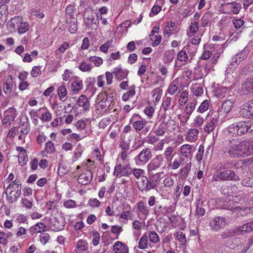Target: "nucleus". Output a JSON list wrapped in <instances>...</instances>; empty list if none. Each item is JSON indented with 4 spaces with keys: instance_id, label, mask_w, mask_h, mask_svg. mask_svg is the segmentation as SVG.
Masks as SVG:
<instances>
[{
    "instance_id": "nucleus-52",
    "label": "nucleus",
    "mask_w": 253,
    "mask_h": 253,
    "mask_svg": "<svg viewBox=\"0 0 253 253\" xmlns=\"http://www.w3.org/2000/svg\"><path fill=\"white\" fill-rule=\"evenodd\" d=\"M188 58V55L184 50H180L177 54V59L181 62L185 61Z\"/></svg>"
},
{
    "instance_id": "nucleus-38",
    "label": "nucleus",
    "mask_w": 253,
    "mask_h": 253,
    "mask_svg": "<svg viewBox=\"0 0 253 253\" xmlns=\"http://www.w3.org/2000/svg\"><path fill=\"white\" fill-rule=\"evenodd\" d=\"M166 130V124L162 123L155 129V133L158 136H162L165 134Z\"/></svg>"
},
{
    "instance_id": "nucleus-33",
    "label": "nucleus",
    "mask_w": 253,
    "mask_h": 253,
    "mask_svg": "<svg viewBox=\"0 0 253 253\" xmlns=\"http://www.w3.org/2000/svg\"><path fill=\"white\" fill-rule=\"evenodd\" d=\"M233 105V101L230 99L226 100L222 105L224 112L228 113L231 111Z\"/></svg>"
},
{
    "instance_id": "nucleus-55",
    "label": "nucleus",
    "mask_w": 253,
    "mask_h": 253,
    "mask_svg": "<svg viewBox=\"0 0 253 253\" xmlns=\"http://www.w3.org/2000/svg\"><path fill=\"white\" fill-rule=\"evenodd\" d=\"M119 147L122 151H128L130 148V142L125 140H122L119 143Z\"/></svg>"
},
{
    "instance_id": "nucleus-57",
    "label": "nucleus",
    "mask_w": 253,
    "mask_h": 253,
    "mask_svg": "<svg viewBox=\"0 0 253 253\" xmlns=\"http://www.w3.org/2000/svg\"><path fill=\"white\" fill-rule=\"evenodd\" d=\"M23 127L20 130V132L24 135L28 134L30 131V125L27 122H24L21 124Z\"/></svg>"
},
{
    "instance_id": "nucleus-17",
    "label": "nucleus",
    "mask_w": 253,
    "mask_h": 253,
    "mask_svg": "<svg viewBox=\"0 0 253 253\" xmlns=\"http://www.w3.org/2000/svg\"><path fill=\"white\" fill-rule=\"evenodd\" d=\"M88 249V244L86 241L80 240L77 244L76 249L73 253H85Z\"/></svg>"
},
{
    "instance_id": "nucleus-59",
    "label": "nucleus",
    "mask_w": 253,
    "mask_h": 253,
    "mask_svg": "<svg viewBox=\"0 0 253 253\" xmlns=\"http://www.w3.org/2000/svg\"><path fill=\"white\" fill-rule=\"evenodd\" d=\"M204 153V147L202 145H200L199 147L198 152L197 153L196 158L198 161H200L203 159Z\"/></svg>"
},
{
    "instance_id": "nucleus-14",
    "label": "nucleus",
    "mask_w": 253,
    "mask_h": 253,
    "mask_svg": "<svg viewBox=\"0 0 253 253\" xmlns=\"http://www.w3.org/2000/svg\"><path fill=\"white\" fill-rule=\"evenodd\" d=\"M15 109L12 108H9L7 110L5 113L7 114L4 118L2 123L5 126H9L11 124L10 121H13L15 118Z\"/></svg>"
},
{
    "instance_id": "nucleus-53",
    "label": "nucleus",
    "mask_w": 253,
    "mask_h": 253,
    "mask_svg": "<svg viewBox=\"0 0 253 253\" xmlns=\"http://www.w3.org/2000/svg\"><path fill=\"white\" fill-rule=\"evenodd\" d=\"M22 19L21 17L15 16L10 19V24L12 27H15L16 25L18 27L20 22H21Z\"/></svg>"
},
{
    "instance_id": "nucleus-54",
    "label": "nucleus",
    "mask_w": 253,
    "mask_h": 253,
    "mask_svg": "<svg viewBox=\"0 0 253 253\" xmlns=\"http://www.w3.org/2000/svg\"><path fill=\"white\" fill-rule=\"evenodd\" d=\"M88 60L93 62L96 66H99L103 63L102 59L99 57L90 56L88 58Z\"/></svg>"
},
{
    "instance_id": "nucleus-30",
    "label": "nucleus",
    "mask_w": 253,
    "mask_h": 253,
    "mask_svg": "<svg viewBox=\"0 0 253 253\" xmlns=\"http://www.w3.org/2000/svg\"><path fill=\"white\" fill-rule=\"evenodd\" d=\"M192 152L191 146L189 144H184L181 147L180 152L184 157H188Z\"/></svg>"
},
{
    "instance_id": "nucleus-32",
    "label": "nucleus",
    "mask_w": 253,
    "mask_h": 253,
    "mask_svg": "<svg viewBox=\"0 0 253 253\" xmlns=\"http://www.w3.org/2000/svg\"><path fill=\"white\" fill-rule=\"evenodd\" d=\"M42 110H44L45 111L41 117H40V119L43 122H49L51 119V114L49 112V111L47 110L46 108H42L39 109V111Z\"/></svg>"
},
{
    "instance_id": "nucleus-64",
    "label": "nucleus",
    "mask_w": 253,
    "mask_h": 253,
    "mask_svg": "<svg viewBox=\"0 0 253 253\" xmlns=\"http://www.w3.org/2000/svg\"><path fill=\"white\" fill-rule=\"evenodd\" d=\"M171 99L169 97H166L163 103L164 109L165 111L168 110L170 106Z\"/></svg>"
},
{
    "instance_id": "nucleus-56",
    "label": "nucleus",
    "mask_w": 253,
    "mask_h": 253,
    "mask_svg": "<svg viewBox=\"0 0 253 253\" xmlns=\"http://www.w3.org/2000/svg\"><path fill=\"white\" fill-rule=\"evenodd\" d=\"M77 19H73V21H71L70 23V26L69 27V31L71 34L75 33L77 30Z\"/></svg>"
},
{
    "instance_id": "nucleus-5",
    "label": "nucleus",
    "mask_w": 253,
    "mask_h": 253,
    "mask_svg": "<svg viewBox=\"0 0 253 253\" xmlns=\"http://www.w3.org/2000/svg\"><path fill=\"white\" fill-rule=\"evenodd\" d=\"M132 170L129 164L123 166L121 164H118L114 168V174L117 177L128 176L132 173Z\"/></svg>"
},
{
    "instance_id": "nucleus-8",
    "label": "nucleus",
    "mask_w": 253,
    "mask_h": 253,
    "mask_svg": "<svg viewBox=\"0 0 253 253\" xmlns=\"http://www.w3.org/2000/svg\"><path fill=\"white\" fill-rule=\"evenodd\" d=\"M253 93V77L248 78L243 83L240 89V94L248 95Z\"/></svg>"
},
{
    "instance_id": "nucleus-40",
    "label": "nucleus",
    "mask_w": 253,
    "mask_h": 253,
    "mask_svg": "<svg viewBox=\"0 0 253 253\" xmlns=\"http://www.w3.org/2000/svg\"><path fill=\"white\" fill-rule=\"evenodd\" d=\"M241 184L245 187H253V176L244 178L241 182Z\"/></svg>"
},
{
    "instance_id": "nucleus-21",
    "label": "nucleus",
    "mask_w": 253,
    "mask_h": 253,
    "mask_svg": "<svg viewBox=\"0 0 253 253\" xmlns=\"http://www.w3.org/2000/svg\"><path fill=\"white\" fill-rule=\"evenodd\" d=\"M160 173H157L152 175V176L149 177V183L150 190L155 188L158 182L160 180Z\"/></svg>"
},
{
    "instance_id": "nucleus-26",
    "label": "nucleus",
    "mask_w": 253,
    "mask_h": 253,
    "mask_svg": "<svg viewBox=\"0 0 253 253\" xmlns=\"http://www.w3.org/2000/svg\"><path fill=\"white\" fill-rule=\"evenodd\" d=\"M137 208L139 212L143 215L145 217H147L149 213L147 207L145 205L143 201H140L137 204Z\"/></svg>"
},
{
    "instance_id": "nucleus-63",
    "label": "nucleus",
    "mask_w": 253,
    "mask_h": 253,
    "mask_svg": "<svg viewBox=\"0 0 253 253\" xmlns=\"http://www.w3.org/2000/svg\"><path fill=\"white\" fill-rule=\"evenodd\" d=\"M199 29V23L197 21L192 22L189 26V30L191 33H196Z\"/></svg>"
},
{
    "instance_id": "nucleus-6",
    "label": "nucleus",
    "mask_w": 253,
    "mask_h": 253,
    "mask_svg": "<svg viewBox=\"0 0 253 253\" xmlns=\"http://www.w3.org/2000/svg\"><path fill=\"white\" fill-rule=\"evenodd\" d=\"M227 221L225 217L217 216L211 219L210 224L211 229L215 231H218L224 228L227 224Z\"/></svg>"
},
{
    "instance_id": "nucleus-29",
    "label": "nucleus",
    "mask_w": 253,
    "mask_h": 253,
    "mask_svg": "<svg viewBox=\"0 0 253 253\" xmlns=\"http://www.w3.org/2000/svg\"><path fill=\"white\" fill-rule=\"evenodd\" d=\"M57 93L60 100L64 101L65 100H63V98L67 95V90L64 83L62 84L58 87Z\"/></svg>"
},
{
    "instance_id": "nucleus-3",
    "label": "nucleus",
    "mask_w": 253,
    "mask_h": 253,
    "mask_svg": "<svg viewBox=\"0 0 253 253\" xmlns=\"http://www.w3.org/2000/svg\"><path fill=\"white\" fill-rule=\"evenodd\" d=\"M239 176L233 170L227 169L223 171H217L212 177V180L214 181H238Z\"/></svg>"
},
{
    "instance_id": "nucleus-34",
    "label": "nucleus",
    "mask_w": 253,
    "mask_h": 253,
    "mask_svg": "<svg viewBox=\"0 0 253 253\" xmlns=\"http://www.w3.org/2000/svg\"><path fill=\"white\" fill-rule=\"evenodd\" d=\"M13 87V81L12 80V78L10 79H8L7 81L5 83L4 87H3V91L6 94H9L12 89Z\"/></svg>"
},
{
    "instance_id": "nucleus-62",
    "label": "nucleus",
    "mask_w": 253,
    "mask_h": 253,
    "mask_svg": "<svg viewBox=\"0 0 253 253\" xmlns=\"http://www.w3.org/2000/svg\"><path fill=\"white\" fill-rule=\"evenodd\" d=\"M21 204L23 207L26 208L28 209H31L32 208L33 204L28 199L24 198L21 199Z\"/></svg>"
},
{
    "instance_id": "nucleus-24",
    "label": "nucleus",
    "mask_w": 253,
    "mask_h": 253,
    "mask_svg": "<svg viewBox=\"0 0 253 253\" xmlns=\"http://www.w3.org/2000/svg\"><path fill=\"white\" fill-rule=\"evenodd\" d=\"M236 230L234 228L226 229L221 234V237L222 239H226L229 238L236 236Z\"/></svg>"
},
{
    "instance_id": "nucleus-25",
    "label": "nucleus",
    "mask_w": 253,
    "mask_h": 253,
    "mask_svg": "<svg viewBox=\"0 0 253 253\" xmlns=\"http://www.w3.org/2000/svg\"><path fill=\"white\" fill-rule=\"evenodd\" d=\"M175 52L174 49L167 50L164 55L165 62L166 63H171L175 57Z\"/></svg>"
},
{
    "instance_id": "nucleus-48",
    "label": "nucleus",
    "mask_w": 253,
    "mask_h": 253,
    "mask_svg": "<svg viewBox=\"0 0 253 253\" xmlns=\"http://www.w3.org/2000/svg\"><path fill=\"white\" fill-rule=\"evenodd\" d=\"M196 103L192 102H189L185 108V112L186 114L190 115L192 113L193 110L195 108Z\"/></svg>"
},
{
    "instance_id": "nucleus-60",
    "label": "nucleus",
    "mask_w": 253,
    "mask_h": 253,
    "mask_svg": "<svg viewBox=\"0 0 253 253\" xmlns=\"http://www.w3.org/2000/svg\"><path fill=\"white\" fill-rule=\"evenodd\" d=\"M41 67L40 66H34L31 71V75L33 77H37L41 74Z\"/></svg>"
},
{
    "instance_id": "nucleus-46",
    "label": "nucleus",
    "mask_w": 253,
    "mask_h": 253,
    "mask_svg": "<svg viewBox=\"0 0 253 253\" xmlns=\"http://www.w3.org/2000/svg\"><path fill=\"white\" fill-rule=\"evenodd\" d=\"M18 27V31L20 34L25 33L29 30V24L26 22H20Z\"/></svg>"
},
{
    "instance_id": "nucleus-7",
    "label": "nucleus",
    "mask_w": 253,
    "mask_h": 253,
    "mask_svg": "<svg viewBox=\"0 0 253 253\" xmlns=\"http://www.w3.org/2000/svg\"><path fill=\"white\" fill-rule=\"evenodd\" d=\"M152 155L150 149L146 148L142 150L135 157L136 163L138 164H144L149 161Z\"/></svg>"
},
{
    "instance_id": "nucleus-49",
    "label": "nucleus",
    "mask_w": 253,
    "mask_h": 253,
    "mask_svg": "<svg viewBox=\"0 0 253 253\" xmlns=\"http://www.w3.org/2000/svg\"><path fill=\"white\" fill-rule=\"evenodd\" d=\"M176 239L182 244H185L186 242L185 235L182 232L178 231L175 234Z\"/></svg>"
},
{
    "instance_id": "nucleus-42",
    "label": "nucleus",
    "mask_w": 253,
    "mask_h": 253,
    "mask_svg": "<svg viewBox=\"0 0 253 253\" xmlns=\"http://www.w3.org/2000/svg\"><path fill=\"white\" fill-rule=\"evenodd\" d=\"M75 11V7L72 5H68L65 10V16L66 17L73 18Z\"/></svg>"
},
{
    "instance_id": "nucleus-13",
    "label": "nucleus",
    "mask_w": 253,
    "mask_h": 253,
    "mask_svg": "<svg viewBox=\"0 0 253 253\" xmlns=\"http://www.w3.org/2000/svg\"><path fill=\"white\" fill-rule=\"evenodd\" d=\"M92 178V172L87 170L85 172L81 173L78 178V182L82 185H86L89 183Z\"/></svg>"
},
{
    "instance_id": "nucleus-35",
    "label": "nucleus",
    "mask_w": 253,
    "mask_h": 253,
    "mask_svg": "<svg viewBox=\"0 0 253 253\" xmlns=\"http://www.w3.org/2000/svg\"><path fill=\"white\" fill-rule=\"evenodd\" d=\"M216 122V120L214 118H212L209 122H207L206 126L205 127V130L208 133H210L211 132L214 128H215V123Z\"/></svg>"
},
{
    "instance_id": "nucleus-11",
    "label": "nucleus",
    "mask_w": 253,
    "mask_h": 253,
    "mask_svg": "<svg viewBox=\"0 0 253 253\" xmlns=\"http://www.w3.org/2000/svg\"><path fill=\"white\" fill-rule=\"evenodd\" d=\"M240 114L244 117L253 119V100L249 101L245 105L244 108L240 111Z\"/></svg>"
},
{
    "instance_id": "nucleus-39",
    "label": "nucleus",
    "mask_w": 253,
    "mask_h": 253,
    "mask_svg": "<svg viewBox=\"0 0 253 253\" xmlns=\"http://www.w3.org/2000/svg\"><path fill=\"white\" fill-rule=\"evenodd\" d=\"M191 164H186L185 166L181 169L180 170V174L183 178H186L188 176L189 172L190 170Z\"/></svg>"
},
{
    "instance_id": "nucleus-4",
    "label": "nucleus",
    "mask_w": 253,
    "mask_h": 253,
    "mask_svg": "<svg viewBox=\"0 0 253 253\" xmlns=\"http://www.w3.org/2000/svg\"><path fill=\"white\" fill-rule=\"evenodd\" d=\"M129 123L132 125L133 128L136 131H140L143 129L147 122L145 120H142L139 114H134L130 119Z\"/></svg>"
},
{
    "instance_id": "nucleus-36",
    "label": "nucleus",
    "mask_w": 253,
    "mask_h": 253,
    "mask_svg": "<svg viewBox=\"0 0 253 253\" xmlns=\"http://www.w3.org/2000/svg\"><path fill=\"white\" fill-rule=\"evenodd\" d=\"M162 93V89L160 87H157L152 91V97L156 102H159L160 101Z\"/></svg>"
},
{
    "instance_id": "nucleus-16",
    "label": "nucleus",
    "mask_w": 253,
    "mask_h": 253,
    "mask_svg": "<svg viewBox=\"0 0 253 253\" xmlns=\"http://www.w3.org/2000/svg\"><path fill=\"white\" fill-rule=\"evenodd\" d=\"M115 253H128V247L120 241L116 242L113 245Z\"/></svg>"
},
{
    "instance_id": "nucleus-18",
    "label": "nucleus",
    "mask_w": 253,
    "mask_h": 253,
    "mask_svg": "<svg viewBox=\"0 0 253 253\" xmlns=\"http://www.w3.org/2000/svg\"><path fill=\"white\" fill-rule=\"evenodd\" d=\"M137 184L139 190L141 191L150 190L149 179L146 176L142 177L140 181L137 182Z\"/></svg>"
},
{
    "instance_id": "nucleus-1",
    "label": "nucleus",
    "mask_w": 253,
    "mask_h": 253,
    "mask_svg": "<svg viewBox=\"0 0 253 253\" xmlns=\"http://www.w3.org/2000/svg\"><path fill=\"white\" fill-rule=\"evenodd\" d=\"M223 152L231 158H240L253 155V141L250 139L232 138L227 141Z\"/></svg>"
},
{
    "instance_id": "nucleus-43",
    "label": "nucleus",
    "mask_w": 253,
    "mask_h": 253,
    "mask_svg": "<svg viewBox=\"0 0 253 253\" xmlns=\"http://www.w3.org/2000/svg\"><path fill=\"white\" fill-rule=\"evenodd\" d=\"M133 175L136 177V179H141L143 177L145 171L143 169H133L132 170Z\"/></svg>"
},
{
    "instance_id": "nucleus-27",
    "label": "nucleus",
    "mask_w": 253,
    "mask_h": 253,
    "mask_svg": "<svg viewBox=\"0 0 253 253\" xmlns=\"http://www.w3.org/2000/svg\"><path fill=\"white\" fill-rule=\"evenodd\" d=\"M83 87V81L81 80L77 79L73 81L71 84V88L73 92H78Z\"/></svg>"
},
{
    "instance_id": "nucleus-47",
    "label": "nucleus",
    "mask_w": 253,
    "mask_h": 253,
    "mask_svg": "<svg viewBox=\"0 0 253 253\" xmlns=\"http://www.w3.org/2000/svg\"><path fill=\"white\" fill-rule=\"evenodd\" d=\"M148 237H149V241L153 243H157L160 241V238L158 234L154 231H151L149 233Z\"/></svg>"
},
{
    "instance_id": "nucleus-31",
    "label": "nucleus",
    "mask_w": 253,
    "mask_h": 253,
    "mask_svg": "<svg viewBox=\"0 0 253 253\" xmlns=\"http://www.w3.org/2000/svg\"><path fill=\"white\" fill-rule=\"evenodd\" d=\"M148 245V236L146 233L144 234L140 238L138 242V248L140 249L147 248Z\"/></svg>"
},
{
    "instance_id": "nucleus-44",
    "label": "nucleus",
    "mask_w": 253,
    "mask_h": 253,
    "mask_svg": "<svg viewBox=\"0 0 253 253\" xmlns=\"http://www.w3.org/2000/svg\"><path fill=\"white\" fill-rule=\"evenodd\" d=\"M79 68L83 72H88L91 70L92 66L89 64H86V62L84 60L81 63Z\"/></svg>"
},
{
    "instance_id": "nucleus-51",
    "label": "nucleus",
    "mask_w": 253,
    "mask_h": 253,
    "mask_svg": "<svg viewBox=\"0 0 253 253\" xmlns=\"http://www.w3.org/2000/svg\"><path fill=\"white\" fill-rule=\"evenodd\" d=\"M209 107V101L208 100H204L199 106L198 111L200 113H203L206 111Z\"/></svg>"
},
{
    "instance_id": "nucleus-20",
    "label": "nucleus",
    "mask_w": 253,
    "mask_h": 253,
    "mask_svg": "<svg viewBox=\"0 0 253 253\" xmlns=\"http://www.w3.org/2000/svg\"><path fill=\"white\" fill-rule=\"evenodd\" d=\"M249 52L248 51V50L245 48L244 50L242 51V52L237 53L232 58V62L235 63L239 64V63H240L247 57Z\"/></svg>"
},
{
    "instance_id": "nucleus-10",
    "label": "nucleus",
    "mask_w": 253,
    "mask_h": 253,
    "mask_svg": "<svg viewBox=\"0 0 253 253\" xmlns=\"http://www.w3.org/2000/svg\"><path fill=\"white\" fill-rule=\"evenodd\" d=\"M21 188H17L15 191L10 190L8 192H4L6 196V200L10 204L16 202L21 195Z\"/></svg>"
},
{
    "instance_id": "nucleus-41",
    "label": "nucleus",
    "mask_w": 253,
    "mask_h": 253,
    "mask_svg": "<svg viewBox=\"0 0 253 253\" xmlns=\"http://www.w3.org/2000/svg\"><path fill=\"white\" fill-rule=\"evenodd\" d=\"M85 23L87 26L88 27L92 26L93 24L96 23L95 16L94 15L93 13H91L87 15V16L85 20Z\"/></svg>"
},
{
    "instance_id": "nucleus-9",
    "label": "nucleus",
    "mask_w": 253,
    "mask_h": 253,
    "mask_svg": "<svg viewBox=\"0 0 253 253\" xmlns=\"http://www.w3.org/2000/svg\"><path fill=\"white\" fill-rule=\"evenodd\" d=\"M163 162V158L161 156H157L147 165V170L150 173L153 170H155L160 168Z\"/></svg>"
},
{
    "instance_id": "nucleus-19",
    "label": "nucleus",
    "mask_w": 253,
    "mask_h": 253,
    "mask_svg": "<svg viewBox=\"0 0 253 253\" xmlns=\"http://www.w3.org/2000/svg\"><path fill=\"white\" fill-rule=\"evenodd\" d=\"M78 105L82 107L84 111H87L89 109L90 103L87 97L84 95H81L78 100Z\"/></svg>"
},
{
    "instance_id": "nucleus-12",
    "label": "nucleus",
    "mask_w": 253,
    "mask_h": 253,
    "mask_svg": "<svg viewBox=\"0 0 253 253\" xmlns=\"http://www.w3.org/2000/svg\"><path fill=\"white\" fill-rule=\"evenodd\" d=\"M50 228L54 231H58L62 230L64 227V222L63 220L54 217L49 222Z\"/></svg>"
},
{
    "instance_id": "nucleus-37",
    "label": "nucleus",
    "mask_w": 253,
    "mask_h": 253,
    "mask_svg": "<svg viewBox=\"0 0 253 253\" xmlns=\"http://www.w3.org/2000/svg\"><path fill=\"white\" fill-rule=\"evenodd\" d=\"M192 91L195 95L199 96L203 94L204 88L201 84L195 85L192 87Z\"/></svg>"
},
{
    "instance_id": "nucleus-50",
    "label": "nucleus",
    "mask_w": 253,
    "mask_h": 253,
    "mask_svg": "<svg viewBox=\"0 0 253 253\" xmlns=\"http://www.w3.org/2000/svg\"><path fill=\"white\" fill-rule=\"evenodd\" d=\"M44 149L45 151L48 154L53 153L55 151L53 143L50 141L45 143Z\"/></svg>"
},
{
    "instance_id": "nucleus-23",
    "label": "nucleus",
    "mask_w": 253,
    "mask_h": 253,
    "mask_svg": "<svg viewBox=\"0 0 253 253\" xmlns=\"http://www.w3.org/2000/svg\"><path fill=\"white\" fill-rule=\"evenodd\" d=\"M199 134V131L196 128H191L188 131L186 140L190 142H194L198 139V135Z\"/></svg>"
},
{
    "instance_id": "nucleus-61",
    "label": "nucleus",
    "mask_w": 253,
    "mask_h": 253,
    "mask_svg": "<svg viewBox=\"0 0 253 253\" xmlns=\"http://www.w3.org/2000/svg\"><path fill=\"white\" fill-rule=\"evenodd\" d=\"M234 27L237 29H240L244 24V21L241 19H235L232 20Z\"/></svg>"
},
{
    "instance_id": "nucleus-58",
    "label": "nucleus",
    "mask_w": 253,
    "mask_h": 253,
    "mask_svg": "<svg viewBox=\"0 0 253 253\" xmlns=\"http://www.w3.org/2000/svg\"><path fill=\"white\" fill-rule=\"evenodd\" d=\"M92 235L93 236V238L92 240V243L94 246H97L99 243L100 241V235L98 232L96 231H92Z\"/></svg>"
},
{
    "instance_id": "nucleus-22",
    "label": "nucleus",
    "mask_w": 253,
    "mask_h": 253,
    "mask_svg": "<svg viewBox=\"0 0 253 253\" xmlns=\"http://www.w3.org/2000/svg\"><path fill=\"white\" fill-rule=\"evenodd\" d=\"M235 230H236V236L240 234H243L252 232L251 228L249 222L244 224V225L240 226L238 227L234 228Z\"/></svg>"
},
{
    "instance_id": "nucleus-28",
    "label": "nucleus",
    "mask_w": 253,
    "mask_h": 253,
    "mask_svg": "<svg viewBox=\"0 0 253 253\" xmlns=\"http://www.w3.org/2000/svg\"><path fill=\"white\" fill-rule=\"evenodd\" d=\"M135 94V86L132 85L129 88V90L123 95L122 99L125 101H126L131 97H132Z\"/></svg>"
},
{
    "instance_id": "nucleus-2",
    "label": "nucleus",
    "mask_w": 253,
    "mask_h": 253,
    "mask_svg": "<svg viewBox=\"0 0 253 253\" xmlns=\"http://www.w3.org/2000/svg\"><path fill=\"white\" fill-rule=\"evenodd\" d=\"M251 128H253L250 125V121H240L235 123L227 127L229 133H234L238 136H241L248 132H250Z\"/></svg>"
},
{
    "instance_id": "nucleus-45",
    "label": "nucleus",
    "mask_w": 253,
    "mask_h": 253,
    "mask_svg": "<svg viewBox=\"0 0 253 253\" xmlns=\"http://www.w3.org/2000/svg\"><path fill=\"white\" fill-rule=\"evenodd\" d=\"M227 4L233 5V7L231 8V11L233 13L235 14H238L241 9V4L240 3H237L236 1L228 2L227 3Z\"/></svg>"
},
{
    "instance_id": "nucleus-15",
    "label": "nucleus",
    "mask_w": 253,
    "mask_h": 253,
    "mask_svg": "<svg viewBox=\"0 0 253 253\" xmlns=\"http://www.w3.org/2000/svg\"><path fill=\"white\" fill-rule=\"evenodd\" d=\"M112 73L117 80L120 81L126 78L128 75L127 70L122 69L119 67L114 68Z\"/></svg>"
}]
</instances>
